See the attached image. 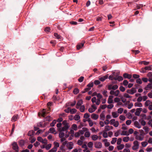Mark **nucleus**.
<instances>
[{"label":"nucleus","mask_w":152,"mask_h":152,"mask_svg":"<svg viewBox=\"0 0 152 152\" xmlns=\"http://www.w3.org/2000/svg\"><path fill=\"white\" fill-rule=\"evenodd\" d=\"M145 107H148L149 110H152V102L149 100H146L145 102Z\"/></svg>","instance_id":"f257e3e1"},{"label":"nucleus","mask_w":152,"mask_h":152,"mask_svg":"<svg viewBox=\"0 0 152 152\" xmlns=\"http://www.w3.org/2000/svg\"><path fill=\"white\" fill-rule=\"evenodd\" d=\"M134 145L132 147L133 150H135L138 149L139 147V143L137 140L134 141L133 142Z\"/></svg>","instance_id":"f03ea898"},{"label":"nucleus","mask_w":152,"mask_h":152,"mask_svg":"<svg viewBox=\"0 0 152 152\" xmlns=\"http://www.w3.org/2000/svg\"><path fill=\"white\" fill-rule=\"evenodd\" d=\"M94 146L96 148H100L102 147V145L100 142H96L95 143Z\"/></svg>","instance_id":"7ed1b4c3"},{"label":"nucleus","mask_w":152,"mask_h":152,"mask_svg":"<svg viewBox=\"0 0 152 152\" xmlns=\"http://www.w3.org/2000/svg\"><path fill=\"white\" fill-rule=\"evenodd\" d=\"M13 149L15 151H18V147L17 143L14 142L12 144Z\"/></svg>","instance_id":"20e7f679"},{"label":"nucleus","mask_w":152,"mask_h":152,"mask_svg":"<svg viewBox=\"0 0 152 152\" xmlns=\"http://www.w3.org/2000/svg\"><path fill=\"white\" fill-rule=\"evenodd\" d=\"M136 90L134 88H132L131 89L128 90L127 91V93L131 94H133L136 92Z\"/></svg>","instance_id":"39448f33"},{"label":"nucleus","mask_w":152,"mask_h":152,"mask_svg":"<svg viewBox=\"0 0 152 152\" xmlns=\"http://www.w3.org/2000/svg\"><path fill=\"white\" fill-rule=\"evenodd\" d=\"M83 104V101L82 99L79 100L77 102L76 106V108L77 109H79V107L81 106L82 104Z\"/></svg>","instance_id":"423d86ee"},{"label":"nucleus","mask_w":152,"mask_h":152,"mask_svg":"<svg viewBox=\"0 0 152 152\" xmlns=\"http://www.w3.org/2000/svg\"><path fill=\"white\" fill-rule=\"evenodd\" d=\"M134 126L138 129H140L141 128V125L137 121H135L134 123Z\"/></svg>","instance_id":"0eeeda50"},{"label":"nucleus","mask_w":152,"mask_h":152,"mask_svg":"<svg viewBox=\"0 0 152 152\" xmlns=\"http://www.w3.org/2000/svg\"><path fill=\"white\" fill-rule=\"evenodd\" d=\"M152 89V83H150L145 87V89L146 90H148L149 89Z\"/></svg>","instance_id":"6e6552de"},{"label":"nucleus","mask_w":152,"mask_h":152,"mask_svg":"<svg viewBox=\"0 0 152 152\" xmlns=\"http://www.w3.org/2000/svg\"><path fill=\"white\" fill-rule=\"evenodd\" d=\"M108 75H107L105 76H104L102 77H100L99 78V80L102 81L103 82L106 79H107L108 78Z\"/></svg>","instance_id":"1a4fd4ad"},{"label":"nucleus","mask_w":152,"mask_h":152,"mask_svg":"<svg viewBox=\"0 0 152 152\" xmlns=\"http://www.w3.org/2000/svg\"><path fill=\"white\" fill-rule=\"evenodd\" d=\"M113 96H109L108 100L107 101V103L109 104H110L113 102Z\"/></svg>","instance_id":"9d476101"},{"label":"nucleus","mask_w":152,"mask_h":152,"mask_svg":"<svg viewBox=\"0 0 152 152\" xmlns=\"http://www.w3.org/2000/svg\"><path fill=\"white\" fill-rule=\"evenodd\" d=\"M91 118L94 120H96L98 118L99 116L93 113L91 115Z\"/></svg>","instance_id":"9b49d317"},{"label":"nucleus","mask_w":152,"mask_h":152,"mask_svg":"<svg viewBox=\"0 0 152 152\" xmlns=\"http://www.w3.org/2000/svg\"><path fill=\"white\" fill-rule=\"evenodd\" d=\"M69 127V126H64L63 127H61V129L59 131H66Z\"/></svg>","instance_id":"f8f14e48"},{"label":"nucleus","mask_w":152,"mask_h":152,"mask_svg":"<svg viewBox=\"0 0 152 152\" xmlns=\"http://www.w3.org/2000/svg\"><path fill=\"white\" fill-rule=\"evenodd\" d=\"M123 77L125 78L130 79L132 77V76L131 75L128 74L126 73H125L124 74Z\"/></svg>","instance_id":"ddd939ff"},{"label":"nucleus","mask_w":152,"mask_h":152,"mask_svg":"<svg viewBox=\"0 0 152 152\" xmlns=\"http://www.w3.org/2000/svg\"><path fill=\"white\" fill-rule=\"evenodd\" d=\"M73 142H70L67 144V147L68 149L69 150L72 149L73 148Z\"/></svg>","instance_id":"4468645a"},{"label":"nucleus","mask_w":152,"mask_h":152,"mask_svg":"<svg viewBox=\"0 0 152 152\" xmlns=\"http://www.w3.org/2000/svg\"><path fill=\"white\" fill-rule=\"evenodd\" d=\"M61 142L62 143V144L63 145H65L66 143L67 142L66 141V139L65 138L63 137L62 138H61Z\"/></svg>","instance_id":"2eb2a0df"},{"label":"nucleus","mask_w":152,"mask_h":152,"mask_svg":"<svg viewBox=\"0 0 152 152\" xmlns=\"http://www.w3.org/2000/svg\"><path fill=\"white\" fill-rule=\"evenodd\" d=\"M134 105L135 107H141L142 106V104L140 102H136L134 104Z\"/></svg>","instance_id":"dca6fc26"},{"label":"nucleus","mask_w":152,"mask_h":152,"mask_svg":"<svg viewBox=\"0 0 152 152\" xmlns=\"http://www.w3.org/2000/svg\"><path fill=\"white\" fill-rule=\"evenodd\" d=\"M80 112L83 113L85 111V107L84 105H82L79 107V108Z\"/></svg>","instance_id":"f3484780"},{"label":"nucleus","mask_w":152,"mask_h":152,"mask_svg":"<svg viewBox=\"0 0 152 152\" xmlns=\"http://www.w3.org/2000/svg\"><path fill=\"white\" fill-rule=\"evenodd\" d=\"M112 115L113 118H116L119 115L118 113L116 112H112Z\"/></svg>","instance_id":"a211bd4d"},{"label":"nucleus","mask_w":152,"mask_h":152,"mask_svg":"<svg viewBox=\"0 0 152 152\" xmlns=\"http://www.w3.org/2000/svg\"><path fill=\"white\" fill-rule=\"evenodd\" d=\"M18 118V115H14L12 118L11 121H15Z\"/></svg>","instance_id":"6ab92c4d"},{"label":"nucleus","mask_w":152,"mask_h":152,"mask_svg":"<svg viewBox=\"0 0 152 152\" xmlns=\"http://www.w3.org/2000/svg\"><path fill=\"white\" fill-rule=\"evenodd\" d=\"M103 141L104 143V145L106 147H108L110 145V143L107 142V139H105L103 140Z\"/></svg>","instance_id":"aec40b11"},{"label":"nucleus","mask_w":152,"mask_h":152,"mask_svg":"<svg viewBox=\"0 0 152 152\" xmlns=\"http://www.w3.org/2000/svg\"><path fill=\"white\" fill-rule=\"evenodd\" d=\"M121 135H126L128 136L129 135V133L126 131H123L122 133L121 134Z\"/></svg>","instance_id":"412c9836"},{"label":"nucleus","mask_w":152,"mask_h":152,"mask_svg":"<svg viewBox=\"0 0 152 152\" xmlns=\"http://www.w3.org/2000/svg\"><path fill=\"white\" fill-rule=\"evenodd\" d=\"M124 147V144H121L120 145L117 146V147L118 150H121L123 149Z\"/></svg>","instance_id":"4be33fe9"},{"label":"nucleus","mask_w":152,"mask_h":152,"mask_svg":"<svg viewBox=\"0 0 152 152\" xmlns=\"http://www.w3.org/2000/svg\"><path fill=\"white\" fill-rule=\"evenodd\" d=\"M144 68L146 71L147 70L151 71L152 70V65H150L149 66H145Z\"/></svg>","instance_id":"5701e85b"},{"label":"nucleus","mask_w":152,"mask_h":152,"mask_svg":"<svg viewBox=\"0 0 152 152\" xmlns=\"http://www.w3.org/2000/svg\"><path fill=\"white\" fill-rule=\"evenodd\" d=\"M54 36L58 39H62V37L60 36V35H58L57 33H55L54 34Z\"/></svg>","instance_id":"b1692460"},{"label":"nucleus","mask_w":152,"mask_h":152,"mask_svg":"<svg viewBox=\"0 0 152 152\" xmlns=\"http://www.w3.org/2000/svg\"><path fill=\"white\" fill-rule=\"evenodd\" d=\"M105 118V115L104 113H102L100 115V119L102 121L104 120Z\"/></svg>","instance_id":"393cba45"},{"label":"nucleus","mask_w":152,"mask_h":152,"mask_svg":"<svg viewBox=\"0 0 152 152\" xmlns=\"http://www.w3.org/2000/svg\"><path fill=\"white\" fill-rule=\"evenodd\" d=\"M84 45L83 43H81L80 44H78L77 46V49L78 50H79Z\"/></svg>","instance_id":"a878e982"},{"label":"nucleus","mask_w":152,"mask_h":152,"mask_svg":"<svg viewBox=\"0 0 152 152\" xmlns=\"http://www.w3.org/2000/svg\"><path fill=\"white\" fill-rule=\"evenodd\" d=\"M34 132L33 130H30L28 132V136H31L34 135Z\"/></svg>","instance_id":"bb28decb"},{"label":"nucleus","mask_w":152,"mask_h":152,"mask_svg":"<svg viewBox=\"0 0 152 152\" xmlns=\"http://www.w3.org/2000/svg\"><path fill=\"white\" fill-rule=\"evenodd\" d=\"M144 137H142L140 135L137 136L136 137V138L137 140H138L140 141H142Z\"/></svg>","instance_id":"cd10ccee"},{"label":"nucleus","mask_w":152,"mask_h":152,"mask_svg":"<svg viewBox=\"0 0 152 152\" xmlns=\"http://www.w3.org/2000/svg\"><path fill=\"white\" fill-rule=\"evenodd\" d=\"M55 132V129L53 127L50 128L48 131V132L51 133H54Z\"/></svg>","instance_id":"c85d7f7f"},{"label":"nucleus","mask_w":152,"mask_h":152,"mask_svg":"<svg viewBox=\"0 0 152 152\" xmlns=\"http://www.w3.org/2000/svg\"><path fill=\"white\" fill-rule=\"evenodd\" d=\"M77 111V110L75 108H73L70 110V113L71 114H73L76 113Z\"/></svg>","instance_id":"c756f323"},{"label":"nucleus","mask_w":152,"mask_h":152,"mask_svg":"<svg viewBox=\"0 0 152 152\" xmlns=\"http://www.w3.org/2000/svg\"><path fill=\"white\" fill-rule=\"evenodd\" d=\"M91 138L92 140L95 141L97 140L98 136L96 135H94L92 136Z\"/></svg>","instance_id":"7c9ffc66"},{"label":"nucleus","mask_w":152,"mask_h":152,"mask_svg":"<svg viewBox=\"0 0 152 152\" xmlns=\"http://www.w3.org/2000/svg\"><path fill=\"white\" fill-rule=\"evenodd\" d=\"M129 140V137L126 136L124 137L123 141L125 142H127Z\"/></svg>","instance_id":"2f4dec72"},{"label":"nucleus","mask_w":152,"mask_h":152,"mask_svg":"<svg viewBox=\"0 0 152 152\" xmlns=\"http://www.w3.org/2000/svg\"><path fill=\"white\" fill-rule=\"evenodd\" d=\"M117 138L116 137L113 138L111 142V143L112 144H115L117 141Z\"/></svg>","instance_id":"473e14b6"},{"label":"nucleus","mask_w":152,"mask_h":152,"mask_svg":"<svg viewBox=\"0 0 152 152\" xmlns=\"http://www.w3.org/2000/svg\"><path fill=\"white\" fill-rule=\"evenodd\" d=\"M80 118V117L79 115H76L74 117V119L75 121H78Z\"/></svg>","instance_id":"72a5a7b5"},{"label":"nucleus","mask_w":152,"mask_h":152,"mask_svg":"<svg viewBox=\"0 0 152 152\" xmlns=\"http://www.w3.org/2000/svg\"><path fill=\"white\" fill-rule=\"evenodd\" d=\"M79 92V90L77 88H75L73 91V93L75 94H77Z\"/></svg>","instance_id":"f704fd0d"},{"label":"nucleus","mask_w":152,"mask_h":152,"mask_svg":"<svg viewBox=\"0 0 152 152\" xmlns=\"http://www.w3.org/2000/svg\"><path fill=\"white\" fill-rule=\"evenodd\" d=\"M90 133L88 131H87L84 134V136L86 137H88L90 136Z\"/></svg>","instance_id":"c9c22d12"},{"label":"nucleus","mask_w":152,"mask_h":152,"mask_svg":"<svg viewBox=\"0 0 152 152\" xmlns=\"http://www.w3.org/2000/svg\"><path fill=\"white\" fill-rule=\"evenodd\" d=\"M64 133L62 131H60L59 134V136L60 138H62L64 136Z\"/></svg>","instance_id":"e433bc0d"},{"label":"nucleus","mask_w":152,"mask_h":152,"mask_svg":"<svg viewBox=\"0 0 152 152\" xmlns=\"http://www.w3.org/2000/svg\"><path fill=\"white\" fill-rule=\"evenodd\" d=\"M107 107V105L106 104L101 105L99 107L100 109L104 110Z\"/></svg>","instance_id":"4c0bfd02"},{"label":"nucleus","mask_w":152,"mask_h":152,"mask_svg":"<svg viewBox=\"0 0 152 152\" xmlns=\"http://www.w3.org/2000/svg\"><path fill=\"white\" fill-rule=\"evenodd\" d=\"M81 151L82 150L80 149L75 148L74 149L72 152H81Z\"/></svg>","instance_id":"58836bf2"},{"label":"nucleus","mask_w":152,"mask_h":152,"mask_svg":"<svg viewBox=\"0 0 152 152\" xmlns=\"http://www.w3.org/2000/svg\"><path fill=\"white\" fill-rule=\"evenodd\" d=\"M57 150L56 148L54 147L53 148L49 150L48 152H55Z\"/></svg>","instance_id":"ea45409f"},{"label":"nucleus","mask_w":152,"mask_h":152,"mask_svg":"<svg viewBox=\"0 0 152 152\" xmlns=\"http://www.w3.org/2000/svg\"><path fill=\"white\" fill-rule=\"evenodd\" d=\"M141 143L142 146L144 147H146L148 144V142L146 141L142 142Z\"/></svg>","instance_id":"a19ab883"},{"label":"nucleus","mask_w":152,"mask_h":152,"mask_svg":"<svg viewBox=\"0 0 152 152\" xmlns=\"http://www.w3.org/2000/svg\"><path fill=\"white\" fill-rule=\"evenodd\" d=\"M123 111V109L122 108H120L118 110V113L119 114H121Z\"/></svg>","instance_id":"79ce46f5"},{"label":"nucleus","mask_w":152,"mask_h":152,"mask_svg":"<svg viewBox=\"0 0 152 152\" xmlns=\"http://www.w3.org/2000/svg\"><path fill=\"white\" fill-rule=\"evenodd\" d=\"M136 6L137 9H140L141 7H142L143 6V5L142 4H136Z\"/></svg>","instance_id":"37998d69"},{"label":"nucleus","mask_w":152,"mask_h":152,"mask_svg":"<svg viewBox=\"0 0 152 152\" xmlns=\"http://www.w3.org/2000/svg\"><path fill=\"white\" fill-rule=\"evenodd\" d=\"M105 131H107L110 130V127L108 125H107L105 126Z\"/></svg>","instance_id":"c03bdc74"},{"label":"nucleus","mask_w":152,"mask_h":152,"mask_svg":"<svg viewBox=\"0 0 152 152\" xmlns=\"http://www.w3.org/2000/svg\"><path fill=\"white\" fill-rule=\"evenodd\" d=\"M140 122V123L143 126H145L146 124V122L144 120H140L139 121Z\"/></svg>","instance_id":"a18cd8bd"},{"label":"nucleus","mask_w":152,"mask_h":152,"mask_svg":"<svg viewBox=\"0 0 152 152\" xmlns=\"http://www.w3.org/2000/svg\"><path fill=\"white\" fill-rule=\"evenodd\" d=\"M77 126L75 124H73L72 126V128L75 131L77 129Z\"/></svg>","instance_id":"49530a36"},{"label":"nucleus","mask_w":152,"mask_h":152,"mask_svg":"<svg viewBox=\"0 0 152 152\" xmlns=\"http://www.w3.org/2000/svg\"><path fill=\"white\" fill-rule=\"evenodd\" d=\"M88 146L89 148H92L93 146V143L91 142H89L88 144Z\"/></svg>","instance_id":"de8ad7c7"},{"label":"nucleus","mask_w":152,"mask_h":152,"mask_svg":"<svg viewBox=\"0 0 152 152\" xmlns=\"http://www.w3.org/2000/svg\"><path fill=\"white\" fill-rule=\"evenodd\" d=\"M47 113L46 110L45 109H43L42 112V115L43 117H45V115Z\"/></svg>","instance_id":"09e8293b"},{"label":"nucleus","mask_w":152,"mask_h":152,"mask_svg":"<svg viewBox=\"0 0 152 152\" xmlns=\"http://www.w3.org/2000/svg\"><path fill=\"white\" fill-rule=\"evenodd\" d=\"M56 123V120H54L50 124V126L52 127L54 126H55V124Z\"/></svg>","instance_id":"8fccbe9b"},{"label":"nucleus","mask_w":152,"mask_h":152,"mask_svg":"<svg viewBox=\"0 0 152 152\" xmlns=\"http://www.w3.org/2000/svg\"><path fill=\"white\" fill-rule=\"evenodd\" d=\"M96 96L98 98L97 99H100L102 98V96L100 93H98L96 94Z\"/></svg>","instance_id":"3c124183"},{"label":"nucleus","mask_w":152,"mask_h":152,"mask_svg":"<svg viewBox=\"0 0 152 152\" xmlns=\"http://www.w3.org/2000/svg\"><path fill=\"white\" fill-rule=\"evenodd\" d=\"M62 126V124L61 123H58L57 124V128L58 129L59 131V130H61V126Z\"/></svg>","instance_id":"603ef678"},{"label":"nucleus","mask_w":152,"mask_h":152,"mask_svg":"<svg viewBox=\"0 0 152 152\" xmlns=\"http://www.w3.org/2000/svg\"><path fill=\"white\" fill-rule=\"evenodd\" d=\"M101 83L98 80H95L94 81V84L95 85H97L100 84Z\"/></svg>","instance_id":"864d4df0"},{"label":"nucleus","mask_w":152,"mask_h":152,"mask_svg":"<svg viewBox=\"0 0 152 152\" xmlns=\"http://www.w3.org/2000/svg\"><path fill=\"white\" fill-rule=\"evenodd\" d=\"M143 63L145 65H148L149 63V62H148V61H141L140 63L141 64H142V63Z\"/></svg>","instance_id":"5fc2aeb1"},{"label":"nucleus","mask_w":152,"mask_h":152,"mask_svg":"<svg viewBox=\"0 0 152 152\" xmlns=\"http://www.w3.org/2000/svg\"><path fill=\"white\" fill-rule=\"evenodd\" d=\"M119 118L121 120L124 121L125 120L126 117H125L123 115H121L119 116Z\"/></svg>","instance_id":"6e6d98bb"},{"label":"nucleus","mask_w":152,"mask_h":152,"mask_svg":"<svg viewBox=\"0 0 152 152\" xmlns=\"http://www.w3.org/2000/svg\"><path fill=\"white\" fill-rule=\"evenodd\" d=\"M102 136L104 138H107L108 137V134L107 132L104 131L102 134Z\"/></svg>","instance_id":"4d7b16f0"},{"label":"nucleus","mask_w":152,"mask_h":152,"mask_svg":"<svg viewBox=\"0 0 152 152\" xmlns=\"http://www.w3.org/2000/svg\"><path fill=\"white\" fill-rule=\"evenodd\" d=\"M124 97L126 98H131L132 97V96H130L129 94L126 93L124 95Z\"/></svg>","instance_id":"13d9d810"},{"label":"nucleus","mask_w":152,"mask_h":152,"mask_svg":"<svg viewBox=\"0 0 152 152\" xmlns=\"http://www.w3.org/2000/svg\"><path fill=\"white\" fill-rule=\"evenodd\" d=\"M94 85V83L93 82H91L89 83L87 85V86L88 88H91V87H92Z\"/></svg>","instance_id":"bf43d9fd"},{"label":"nucleus","mask_w":152,"mask_h":152,"mask_svg":"<svg viewBox=\"0 0 152 152\" xmlns=\"http://www.w3.org/2000/svg\"><path fill=\"white\" fill-rule=\"evenodd\" d=\"M122 126V127L121 129H122L126 130L127 129V127L125 124H123Z\"/></svg>","instance_id":"052dcab7"},{"label":"nucleus","mask_w":152,"mask_h":152,"mask_svg":"<svg viewBox=\"0 0 152 152\" xmlns=\"http://www.w3.org/2000/svg\"><path fill=\"white\" fill-rule=\"evenodd\" d=\"M147 76L148 78L152 77V72H149L147 74Z\"/></svg>","instance_id":"680f3d73"},{"label":"nucleus","mask_w":152,"mask_h":152,"mask_svg":"<svg viewBox=\"0 0 152 152\" xmlns=\"http://www.w3.org/2000/svg\"><path fill=\"white\" fill-rule=\"evenodd\" d=\"M142 100V97L140 96H139L137 99V101L138 102H140Z\"/></svg>","instance_id":"e2e57ef3"},{"label":"nucleus","mask_w":152,"mask_h":152,"mask_svg":"<svg viewBox=\"0 0 152 152\" xmlns=\"http://www.w3.org/2000/svg\"><path fill=\"white\" fill-rule=\"evenodd\" d=\"M119 91L118 90H116L114 92V95L115 96H118L119 93Z\"/></svg>","instance_id":"0e129e2a"},{"label":"nucleus","mask_w":152,"mask_h":152,"mask_svg":"<svg viewBox=\"0 0 152 152\" xmlns=\"http://www.w3.org/2000/svg\"><path fill=\"white\" fill-rule=\"evenodd\" d=\"M118 88V86L116 85H113L112 87V89L113 90H115L117 89Z\"/></svg>","instance_id":"69168bd1"},{"label":"nucleus","mask_w":152,"mask_h":152,"mask_svg":"<svg viewBox=\"0 0 152 152\" xmlns=\"http://www.w3.org/2000/svg\"><path fill=\"white\" fill-rule=\"evenodd\" d=\"M113 86V84H111L108 85L107 86V88L108 90H110L112 89V87Z\"/></svg>","instance_id":"338daca9"},{"label":"nucleus","mask_w":152,"mask_h":152,"mask_svg":"<svg viewBox=\"0 0 152 152\" xmlns=\"http://www.w3.org/2000/svg\"><path fill=\"white\" fill-rule=\"evenodd\" d=\"M136 83L139 84H141L142 83V81L140 78H138L136 80Z\"/></svg>","instance_id":"774afa93"}]
</instances>
